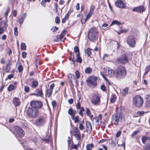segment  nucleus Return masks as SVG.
I'll list each match as a JSON object with an SVG mask.
<instances>
[{
    "label": "nucleus",
    "instance_id": "obj_1",
    "mask_svg": "<svg viewBox=\"0 0 150 150\" xmlns=\"http://www.w3.org/2000/svg\"><path fill=\"white\" fill-rule=\"evenodd\" d=\"M98 31L95 28H91L88 31V38L92 41L96 40L98 38Z\"/></svg>",
    "mask_w": 150,
    "mask_h": 150
},
{
    "label": "nucleus",
    "instance_id": "obj_2",
    "mask_svg": "<svg viewBox=\"0 0 150 150\" xmlns=\"http://www.w3.org/2000/svg\"><path fill=\"white\" fill-rule=\"evenodd\" d=\"M127 74L126 70L123 66L118 67L115 70V76L119 79L124 78Z\"/></svg>",
    "mask_w": 150,
    "mask_h": 150
},
{
    "label": "nucleus",
    "instance_id": "obj_3",
    "mask_svg": "<svg viewBox=\"0 0 150 150\" xmlns=\"http://www.w3.org/2000/svg\"><path fill=\"white\" fill-rule=\"evenodd\" d=\"M97 80L96 76H90L86 80L87 84L89 87L93 88L97 85Z\"/></svg>",
    "mask_w": 150,
    "mask_h": 150
},
{
    "label": "nucleus",
    "instance_id": "obj_4",
    "mask_svg": "<svg viewBox=\"0 0 150 150\" xmlns=\"http://www.w3.org/2000/svg\"><path fill=\"white\" fill-rule=\"evenodd\" d=\"M38 110L33 107L29 108L27 110L28 116L33 118H36L38 115Z\"/></svg>",
    "mask_w": 150,
    "mask_h": 150
},
{
    "label": "nucleus",
    "instance_id": "obj_5",
    "mask_svg": "<svg viewBox=\"0 0 150 150\" xmlns=\"http://www.w3.org/2000/svg\"><path fill=\"white\" fill-rule=\"evenodd\" d=\"M143 98L139 95H137L133 98L134 104L137 107H141L143 105Z\"/></svg>",
    "mask_w": 150,
    "mask_h": 150
},
{
    "label": "nucleus",
    "instance_id": "obj_6",
    "mask_svg": "<svg viewBox=\"0 0 150 150\" xmlns=\"http://www.w3.org/2000/svg\"><path fill=\"white\" fill-rule=\"evenodd\" d=\"M91 102L95 105H99L100 102V98L99 95L98 94H94L92 96Z\"/></svg>",
    "mask_w": 150,
    "mask_h": 150
},
{
    "label": "nucleus",
    "instance_id": "obj_7",
    "mask_svg": "<svg viewBox=\"0 0 150 150\" xmlns=\"http://www.w3.org/2000/svg\"><path fill=\"white\" fill-rule=\"evenodd\" d=\"M46 122L45 118L43 117L38 118L35 120V124L37 126H41L44 125Z\"/></svg>",
    "mask_w": 150,
    "mask_h": 150
},
{
    "label": "nucleus",
    "instance_id": "obj_8",
    "mask_svg": "<svg viewBox=\"0 0 150 150\" xmlns=\"http://www.w3.org/2000/svg\"><path fill=\"white\" fill-rule=\"evenodd\" d=\"M31 106L33 108L40 109L42 106V103L40 101H33L30 103Z\"/></svg>",
    "mask_w": 150,
    "mask_h": 150
},
{
    "label": "nucleus",
    "instance_id": "obj_9",
    "mask_svg": "<svg viewBox=\"0 0 150 150\" xmlns=\"http://www.w3.org/2000/svg\"><path fill=\"white\" fill-rule=\"evenodd\" d=\"M14 129L17 135L20 137H23L24 136V132L20 127L17 126H15L14 127Z\"/></svg>",
    "mask_w": 150,
    "mask_h": 150
},
{
    "label": "nucleus",
    "instance_id": "obj_10",
    "mask_svg": "<svg viewBox=\"0 0 150 150\" xmlns=\"http://www.w3.org/2000/svg\"><path fill=\"white\" fill-rule=\"evenodd\" d=\"M127 43L129 46L131 47H134L136 42L134 37L133 36H129L127 39Z\"/></svg>",
    "mask_w": 150,
    "mask_h": 150
},
{
    "label": "nucleus",
    "instance_id": "obj_11",
    "mask_svg": "<svg viewBox=\"0 0 150 150\" xmlns=\"http://www.w3.org/2000/svg\"><path fill=\"white\" fill-rule=\"evenodd\" d=\"M79 99L77 101V103L76 105V106L77 109H80V110L79 112V114L83 117L82 112L84 111V109L83 107H81V104L82 102V101L80 100L81 98L80 97H79Z\"/></svg>",
    "mask_w": 150,
    "mask_h": 150
},
{
    "label": "nucleus",
    "instance_id": "obj_12",
    "mask_svg": "<svg viewBox=\"0 0 150 150\" xmlns=\"http://www.w3.org/2000/svg\"><path fill=\"white\" fill-rule=\"evenodd\" d=\"M128 54H124L119 58L118 61L122 64H125L128 62Z\"/></svg>",
    "mask_w": 150,
    "mask_h": 150
},
{
    "label": "nucleus",
    "instance_id": "obj_13",
    "mask_svg": "<svg viewBox=\"0 0 150 150\" xmlns=\"http://www.w3.org/2000/svg\"><path fill=\"white\" fill-rule=\"evenodd\" d=\"M67 31L66 30L63 31L60 35H57L56 38H54V40L56 41H64L65 39L64 37V35L66 34Z\"/></svg>",
    "mask_w": 150,
    "mask_h": 150
},
{
    "label": "nucleus",
    "instance_id": "obj_14",
    "mask_svg": "<svg viewBox=\"0 0 150 150\" xmlns=\"http://www.w3.org/2000/svg\"><path fill=\"white\" fill-rule=\"evenodd\" d=\"M120 115L117 114H115L112 115V117L111 122L115 125L118 124L120 119Z\"/></svg>",
    "mask_w": 150,
    "mask_h": 150
},
{
    "label": "nucleus",
    "instance_id": "obj_15",
    "mask_svg": "<svg viewBox=\"0 0 150 150\" xmlns=\"http://www.w3.org/2000/svg\"><path fill=\"white\" fill-rule=\"evenodd\" d=\"M54 84L52 83L50 86L49 88L47 89L45 92V96L49 98L51 95L53 89L54 87Z\"/></svg>",
    "mask_w": 150,
    "mask_h": 150
},
{
    "label": "nucleus",
    "instance_id": "obj_16",
    "mask_svg": "<svg viewBox=\"0 0 150 150\" xmlns=\"http://www.w3.org/2000/svg\"><path fill=\"white\" fill-rule=\"evenodd\" d=\"M145 8L142 6H140L134 8L132 9V11L138 13H142L145 11Z\"/></svg>",
    "mask_w": 150,
    "mask_h": 150
},
{
    "label": "nucleus",
    "instance_id": "obj_17",
    "mask_svg": "<svg viewBox=\"0 0 150 150\" xmlns=\"http://www.w3.org/2000/svg\"><path fill=\"white\" fill-rule=\"evenodd\" d=\"M68 80L69 81V83L73 85V83L74 82L76 83V80L75 79L74 75L71 74H69L68 76Z\"/></svg>",
    "mask_w": 150,
    "mask_h": 150
},
{
    "label": "nucleus",
    "instance_id": "obj_18",
    "mask_svg": "<svg viewBox=\"0 0 150 150\" xmlns=\"http://www.w3.org/2000/svg\"><path fill=\"white\" fill-rule=\"evenodd\" d=\"M116 6L120 8H124L126 7V5L121 0H119L115 2Z\"/></svg>",
    "mask_w": 150,
    "mask_h": 150
},
{
    "label": "nucleus",
    "instance_id": "obj_19",
    "mask_svg": "<svg viewBox=\"0 0 150 150\" xmlns=\"http://www.w3.org/2000/svg\"><path fill=\"white\" fill-rule=\"evenodd\" d=\"M35 92L37 96H39L42 97H43V94L42 91L41 87L40 88L36 89Z\"/></svg>",
    "mask_w": 150,
    "mask_h": 150
},
{
    "label": "nucleus",
    "instance_id": "obj_20",
    "mask_svg": "<svg viewBox=\"0 0 150 150\" xmlns=\"http://www.w3.org/2000/svg\"><path fill=\"white\" fill-rule=\"evenodd\" d=\"M11 63L9 60H8L7 63L6 64V66L4 70V71L6 73L9 72L11 69Z\"/></svg>",
    "mask_w": 150,
    "mask_h": 150
},
{
    "label": "nucleus",
    "instance_id": "obj_21",
    "mask_svg": "<svg viewBox=\"0 0 150 150\" xmlns=\"http://www.w3.org/2000/svg\"><path fill=\"white\" fill-rule=\"evenodd\" d=\"M104 70L103 73L102 72H100V74L102 76L103 78H105V76H108V71H109V70L110 69V68L108 67L107 69H105V68H104Z\"/></svg>",
    "mask_w": 150,
    "mask_h": 150
},
{
    "label": "nucleus",
    "instance_id": "obj_22",
    "mask_svg": "<svg viewBox=\"0 0 150 150\" xmlns=\"http://www.w3.org/2000/svg\"><path fill=\"white\" fill-rule=\"evenodd\" d=\"M76 61L77 62H79L80 63H81L82 62V59L81 57H80V55H76ZM75 62V59L74 57L72 60V62H71V64H74V63Z\"/></svg>",
    "mask_w": 150,
    "mask_h": 150
},
{
    "label": "nucleus",
    "instance_id": "obj_23",
    "mask_svg": "<svg viewBox=\"0 0 150 150\" xmlns=\"http://www.w3.org/2000/svg\"><path fill=\"white\" fill-rule=\"evenodd\" d=\"M146 98L145 105L150 107V94L147 95L146 96Z\"/></svg>",
    "mask_w": 150,
    "mask_h": 150
},
{
    "label": "nucleus",
    "instance_id": "obj_24",
    "mask_svg": "<svg viewBox=\"0 0 150 150\" xmlns=\"http://www.w3.org/2000/svg\"><path fill=\"white\" fill-rule=\"evenodd\" d=\"M87 131L88 133H90L92 130V127L91 122L89 121H87L86 123Z\"/></svg>",
    "mask_w": 150,
    "mask_h": 150
},
{
    "label": "nucleus",
    "instance_id": "obj_25",
    "mask_svg": "<svg viewBox=\"0 0 150 150\" xmlns=\"http://www.w3.org/2000/svg\"><path fill=\"white\" fill-rule=\"evenodd\" d=\"M13 103L15 106H18L21 103L19 99L16 97L13 99Z\"/></svg>",
    "mask_w": 150,
    "mask_h": 150
},
{
    "label": "nucleus",
    "instance_id": "obj_26",
    "mask_svg": "<svg viewBox=\"0 0 150 150\" xmlns=\"http://www.w3.org/2000/svg\"><path fill=\"white\" fill-rule=\"evenodd\" d=\"M109 74H108V76L109 77H113L114 76H115V70H114L113 69H112L110 68V69L108 71Z\"/></svg>",
    "mask_w": 150,
    "mask_h": 150
},
{
    "label": "nucleus",
    "instance_id": "obj_27",
    "mask_svg": "<svg viewBox=\"0 0 150 150\" xmlns=\"http://www.w3.org/2000/svg\"><path fill=\"white\" fill-rule=\"evenodd\" d=\"M94 9V8L93 7H91L90 9L89 12L88 13V15L86 16V19H88L91 17L93 12Z\"/></svg>",
    "mask_w": 150,
    "mask_h": 150
},
{
    "label": "nucleus",
    "instance_id": "obj_28",
    "mask_svg": "<svg viewBox=\"0 0 150 150\" xmlns=\"http://www.w3.org/2000/svg\"><path fill=\"white\" fill-rule=\"evenodd\" d=\"M68 113L70 115H75L76 113V110H74L72 108H70L68 110Z\"/></svg>",
    "mask_w": 150,
    "mask_h": 150
},
{
    "label": "nucleus",
    "instance_id": "obj_29",
    "mask_svg": "<svg viewBox=\"0 0 150 150\" xmlns=\"http://www.w3.org/2000/svg\"><path fill=\"white\" fill-rule=\"evenodd\" d=\"M84 123V120H83L80 121L79 122V129L81 130H83L84 128L83 125Z\"/></svg>",
    "mask_w": 150,
    "mask_h": 150
},
{
    "label": "nucleus",
    "instance_id": "obj_30",
    "mask_svg": "<svg viewBox=\"0 0 150 150\" xmlns=\"http://www.w3.org/2000/svg\"><path fill=\"white\" fill-rule=\"evenodd\" d=\"M94 145L93 143L88 144L86 145V150H91L92 148L93 147Z\"/></svg>",
    "mask_w": 150,
    "mask_h": 150
},
{
    "label": "nucleus",
    "instance_id": "obj_31",
    "mask_svg": "<svg viewBox=\"0 0 150 150\" xmlns=\"http://www.w3.org/2000/svg\"><path fill=\"white\" fill-rule=\"evenodd\" d=\"M150 139V137L147 136H143L142 138V140L143 143L145 144L147 140H149Z\"/></svg>",
    "mask_w": 150,
    "mask_h": 150
},
{
    "label": "nucleus",
    "instance_id": "obj_32",
    "mask_svg": "<svg viewBox=\"0 0 150 150\" xmlns=\"http://www.w3.org/2000/svg\"><path fill=\"white\" fill-rule=\"evenodd\" d=\"M128 89L127 88H125L122 92V95L124 96L126 95L128 93Z\"/></svg>",
    "mask_w": 150,
    "mask_h": 150
},
{
    "label": "nucleus",
    "instance_id": "obj_33",
    "mask_svg": "<svg viewBox=\"0 0 150 150\" xmlns=\"http://www.w3.org/2000/svg\"><path fill=\"white\" fill-rule=\"evenodd\" d=\"M38 85V82L37 81H33L32 83V87L33 88H36Z\"/></svg>",
    "mask_w": 150,
    "mask_h": 150
},
{
    "label": "nucleus",
    "instance_id": "obj_34",
    "mask_svg": "<svg viewBox=\"0 0 150 150\" xmlns=\"http://www.w3.org/2000/svg\"><path fill=\"white\" fill-rule=\"evenodd\" d=\"M74 53L77 55H80V52L79 51V47H74Z\"/></svg>",
    "mask_w": 150,
    "mask_h": 150
},
{
    "label": "nucleus",
    "instance_id": "obj_35",
    "mask_svg": "<svg viewBox=\"0 0 150 150\" xmlns=\"http://www.w3.org/2000/svg\"><path fill=\"white\" fill-rule=\"evenodd\" d=\"M149 71H150V65L146 67L145 70V72L144 74V75H146Z\"/></svg>",
    "mask_w": 150,
    "mask_h": 150
},
{
    "label": "nucleus",
    "instance_id": "obj_36",
    "mask_svg": "<svg viewBox=\"0 0 150 150\" xmlns=\"http://www.w3.org/2000/svg\"><path fill=\"white\" fill-rule=\"evenodd\" d=\"M116 96L115 95H112L110 98V102L112 103H114L116 100Z\"/></svg>",
    "mask_w": 150,
    "mask_h": 150
},
{
    "label": "nucleus",
    "instance_id": "obj_37",
    "mask_svg": "<svg viewBox=\"0 0 150 150\" xmlns=\"http://www.w3.org/2000/svg\"><path fill=\"white\" fill-rule=\"evenodd\" d=\"M91 49L89 48H87L85 50V53L88 56H90L91 54Z\"/></svg>",
    "mask_w": 150,
    "mask_h": 150
},
{
    "label": "nucleus",
    "instance_id": "obj_38",
    "mask_svg": "<svg viewBox=\"0 0 150 150\" xmlns=\"http://www.w3.org/2000/svg\"><path fill=\"white\" fill-rule=\"evenodd\" d=\"M18 70L19 72H21L23 69V67L22 65L19 64L18 65Z\"/></svg>",
    "mask_w": 150,
    "mask_h": 150
},
{
    "label": "nucleus",
    "instance_id": "obj_39",
    "mask_svg": "<svg viewBox=\"0 0 150 150\" xmlns=\"http://www.w3.org/2000/svg\"><path fill=\"white\" fill-rule=\"evenodd\" d=\"M115 24H116L117 25H120L121 24V23L120 22L117 21H113L111 23V25H112Z\"/></svg>",
    "mask_w": 150,
    "mask_h": 150
},
{
    "label": "nucleus",
    "instance_id": "obj_40",
    "mask_svg": "<svg viewBox=\"0 0 150 150\" xmlns=\"http://www.w3.org/2000/svg\"><path fill=\"white\" fill-rule=\"evenodd\" d=\"M92 71V69L90 67L86 68L85 70V72L86 74H89Z\"/></svg>",
    "mask_w": 150,
    "mask_h": 150
},
{
    "label": "nucleus",
    "instance_id": "obj_41",
    "mask_svg": "<svg viewBox=\"0 0 150 150\" xmlns=\"http://www.w3.org/2000/svg\"><path fill=\"white\" fill-rule=\"evenodd\" d=\"M79 143H78L77 144L72 145L71 146V148L78 150V148L77 147L79 146Z\"/></svg>",
    "mask_w": 150,
    "mask_h": 150
},
{
    "label": "nucleus",
    "instance_id": "obj_42",
    "mask_svg": "<svg viewBox=\"0 0 150 150\" xmlns=\"http://www.w3.org/2000/svg\"><path fill=\"white\" fill-rule=\"evenodd\" d=\"M14 87L13 85H10L8 88V91H11L14 89Z\"/></svg>",
    "mask_w": 150,
    "mask_h": 150
},
{
    "label": "nucleus",
    "instance_id": "obj_43",
    "mask_svg": "<svg viewBox=\"0 0 150 150\" xmlns=\"http://www.w3.org/2000/svg\"><path fill=\"white\" fill-rule=\"evenodd\" d=\"M27 16V14L26 13H24L21 16V20L24 21L25 18L26 16Z\"/></svg>",
    "mask_w": 150,
    "mask_h": 150
},
{
    "label": "nucleus",
    "instance_id": "obj_44",
    "mask_svg": "<svg viewBox=\"0 0 150 150\" xmlns=\"http://www.w3.org/2000/svg\"><path fill=\"white\" fill-rule=\"evenodd\" d=\"M74 122L76 123L78 122L79 121V117L78 116H76L75 117L74 119Z\"/></svg>",
    "mask_w": 150,
    "mask_h": 150
},
{
    "label": "nucleus",
    "instance_id": "obj_45",
    "mask_svg": "<svg viewBox=\"0 0 150 150\" xmlns=\"http://www.w3.org/2000/svg\"><path fill=\"white\" fill-rule=\"evenodd\" d=\"M75 75L76 78L79 79L80 77V74L78 70H76L75 72Z\"/></svg>",
    "mask_w": 150,
    "mask_h": 150
},
{
    "label": "nucleus",
    "instance_id": "obj_46",
    "mask_svg": "<svg viewBox=\"0 0 150 150\" xmlns=\"http://www.w3.org/2000/svg\"><path fill=\"white\" fill-rule=\"evenodd\" d=\"M144 147V150H150V144L146 145Z\"/></svg>",
    "mask_w": 150,
    "mask_h": 150
},
{
    "label": "nucleus",
    "instance_id": "obj_47",
    "mask_svg": "<svg viewBox=\"0 0 150 150\" xmlns=\"http://www.w3.org/2000/svg\"><path fill=\"white\" fill-rule=\"evenodd\" d=\"M55 22L57 24H58L59 23L60 21V19L59 18L58 16H57L55 18Z\"/></svg>",
    "mask_w": 150,
    "mask_h": 150
},
{
    "label": "nucleus",
    "instance_id": "obj_48",
    "mask_svg": "<svg viewBox=\"0 0 150 150\" xmlns=\"http://www.w3.org/2000/svg\"><path fill=\"white\" fill-rule=\"evenodd\" d=\"M14 35L17 36L18 35V32L17 31V28L16 27H15L14 28Z\"/></svg>",
    "mask_w": 150,
    "mask_h": 150
},
{
    "label": "nucleus",
    "instance_id": "obj_49",
    "mask_svg": "<svg viewBox=\"0 0 150 150\" xmlns=\"http://www.w3.org/2000/svg\"><path fill=\"white\" fill-rule=\"evenodd\" d=\"M29 87L27 86H25L24 88V91L26 93H28L29 91Z\"/></svg>",
    "mask_w": 150,
    "mask_h": 150
},
{
    "label": "nucleus",
    "instance_id": "obj_50",
    "mask_svg": "<svg viewBox=\"0 0 150 150\" xmlns=\"http://www.w3.org/2000/svg\"><path fill=\"white\" fill-rule=\"evenodd\" d=\"M127 31V30L124 29L123 30H121V31H118L117 32V33L119 34H120L121 33H126Z\"/></svg>",
    "mask_w": 150,
    "mask_h": 150
},
{
    "label": "nucleus",
    "instance_id": "obj_51",
    "mask_svg": "<svg viewBox=\"0 0 150 150\" xmlns=\"http://www.w3.org/2000/svg\"><path fill=\"white\" fill-rule=\"evenodd\" d=\"M144 113V111H139L137 112V114L138 115H143Z\"/></svg>",
    "mask_w": 150,
    "mask_h": 150
},
{
    "label": "nucleus",
    "instance_id": "obj_52",
    "mask_svg": "<svg viewBox=\"0 0 150 150\" xmlns=\"http://www.w3.org/2000/svg\"><path fill=\"white\" fill-rule=\"evenodd\" d=\"M52 104L53 107H55L57 105V103L56 101L54 100L52 101Z\"/></svg>",
    "mask_w": 150,
    "mask_h": 150
},
{
    "label": "nucleus",
    "instance_id": "obj_53",
    "mask_svg": "<svg viewBox=\"0 0 150 150\" xmlns=\"http://www.w3.org/2000/svg\"><path fill=\"white\" fill-rule=\"evenodd\" d=\"M121 131H119L116 134V137H119L120 135L121 134Z\"/></svg>",
    "mask_w": 150,
    "mask_h": 150
},
{
    "label": "nucleus",
    "instance_id": "obj_54",
    "mask_svg": "<svg viewBox=\"0 0 150 150\" xmlns=\"http://www.w3.org/2000/svg\"><path fill=\"white\" fill-rule=\"evenodd\" d=\"M22 56L23 58H25L26 56V53L25 52H23L22 53Z\"/></svg>",
    "mask_w": 150,
    "mask_h": 150
},
{
    "label": "nucleus",
    "instance_id": "obj_55",
    "mask_svg": "<svg viewBox=\"0 0 150 150\" xmlns=\"http://www.w3.org/2000/svg\"><path fill=\"white\" fill-rule=\"evenodd\" d=\"M101 89L102 91H105L106 90V87L104 85H102L101 86Z\"/></svg>",
    "mask_w": 150,
    "mask_h": 150
},
{
    "label": "nucleus",
    "instance_id": "obj_56",
    "mask_svg": "<svg viewBox=\"0 0 150 150\" xmlns=\"http://www.w3.org/2000/svg\"><path fill=\"white\" fill-rule=\"evenodd\" d=\"M58 27L55 26L54 28H52L51 30H52L53 32H54L57 31L58 29Z\"/></svg>",
    "mask_w": 150,
    "mask_h": 150
},
{
    "label": "nucleus",
    "instance_id": "obj_57",
    "mask_svg": "<svg viewBox=\"0 0 150 150\" xmlns=\"http://www.w3.org/2000/svg\"><path fill=\"white\" fill-rule=\"evenodd\" d=\"M68 102L70 104H72L73 103V100L72 98H71L70 99L68 100Z\"/></svg>",
    "mask_w": 150,
    "mask_h": 150
},
{
    "label": "nucleus",
    "instance_id": "obj_58",
    "mask_svg": "<svg viewBox=\"0 0 150 150\" xmlns=\"http://www.w3.org/2000/svg\"><path fill=\"white\" fill-rule=\"evenodd\" d=\"M86 113L88 115H89L91 114V112L88 108L86 109Z\"/></svg>",
    "mask_w": 150,
    "mask_h": 150
},
{
    "label": "nucleus",
    "instance_id": "obj_59",
    "mask_svg": "<svg viewBox=\"0 0 150 150\" xmlns=\"http://www.w3.org/2000/svg\"><path fill=\"white\" fill-rule=\"evenodd\" d=\"M22 127L23 128L27 127H28V125L27 124L24 123L22 124Z\"/></svg>",
    "mask_w": 150,
    "mask_h": 150
},
{
    "label": "nucleus",
    "instance_id": "obj_60",
    "mask_svg": "<svg viewBox=\"0 0 150 150\" xmlns=\"http://www.w3.org/2000/svg\"><path fill=\"white\" fill-rule=\"evenodd\" d=\"M87 19H83V18H81V23L82 24H84V23L86 21V20Z\"/></svg>",
    "mask_w": 150,
    "mask_h": 150
},
{
    "label": "nucleus",
    "instance_id": "obj_61",
    "mask_svg": "<svg viewBox=\"0 0 150 150\" xmlns=\"http://www.w3.org/2000/svg\"><path fill=\"white\" fill-rule=\"evenodd\" d=\"M13 75L12 74L8 75L7 76V79H10L13 77Z\"/></svg>",
    "mask_w": 150,
    "mask_h": 150
},
{
    "label": "nucleus",
    "instance_id": "obj_62",
    "mask_svg": "<svg viewBox=\"0 0 150 150\" xmlns=\"http://www.w3.org/2000/svg\"><path fill=\"white\" fill-rule=\"evenodd\" d=\"M13 14L14 16L16 17L17 15V11L16 10H14L13 11Z\"/></svg>",
    "mask_w": 150,
    "mask_h": 150
},
{
    "label": "nucleus",
    "instance_id": "obj_63",
    "mask_svg": "<svg viewBox=\"0 0 150 150\" xmlns=\"http://www.w3.org/2000/svg\"><path fill=\"white\" fill-rule=\"evenodd\" d=\"M46 3V2L44 1H42L41 2V4L43 6H45V4Z\"/></svg>",
    "mask_w": 150,
    "mask_h": 150
},
{
    "label": "nucleus",
    "instance_id": "obj_64",
    "mask_svg": "<svg viewBox=\"0 0 150 150\" xmlns=\"http://www.w3.org/2000/svg\"><path fill=\"white\" fill-rule=\"evenodd\" d=\"M75 138L77 140H79L80 138V137L79 135L77 134H75L74 135Z\"/></svg>",
    "mask_w": 150,
    "mask_h": 150
}]
</instances>
